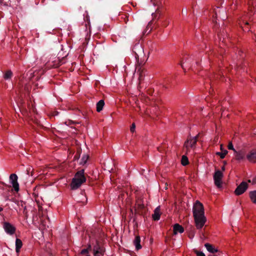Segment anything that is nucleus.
Segmentation results:
<instances>
[{
  "mask_svg": "<svg viewBox=\"0 0 256 256\" xmlns=\"http://www.w3.org/2000/svg\"><path fill=\"white\" fill-rule=\"evenodd\" d=\"M192 210L196 226L198 229H200L206 222L203 205L197 200L194 205Z\"/></svg>",
  "mask_w": 256,
  "mask_h": 256,
  "instance_id": "nucleus-1",
  "label": "nucleus"
},
{
  "mask_svg": "<svg viewBox=\"0 0 256 256\" xmlns=\"http://www.w3.org/2000/svg\"><path fill=\"white\" fill-rule=\"evenodd\" d=\"M86 178L84 176V169L80 170L77 172L72 178L70 187L72 190H74L80 188L81 185L85 182Z\"/></svg>",
  "mask_w": 256,
  "mask_h": 256,
  "instance_id": "nucleus-2",
  "label": "nucleus"
},
{
  "mask_svg": "<svg viewBox=\"0 0 256 256\" xmlns=\"http://www.w3.org/2000/svg\"><path fill=\"white\" fill-rule=\"evenodd\" d=\"M248 184L245 182H242L234 190V194L236 196H240L244 194L248 189Z\"/></svg>",
  "mask_w": 256,
  "mask_h": 256,
  "instance_id": "nucleus-3",
  "label": "nucleus"
},
{
  "mask_svg": "<svg viewBox=\"0 0 256 256\" xmlns=\"http://www.w3.org/2000/svg\"><path fill=\"white\" fill-rule=\"evenodd\" d=\"M136 206L134 208L135 213L140 215H142L144 208V204L142 200L138 198L136 201Z\"/></svg>",
  "mask_w": 256,
  "mask_h": 256,
  "instance_id": "nucleus-4",
  "label": "nucleus"
},
{
  "mask_svg": "<svg viewBox=\"0 0 256 256\" xmlns=\"http://www.w3.org/2000/svg\"><path fill=\"white\" fill-rule=\"evenodd\" d=\"M199 136L200 134H198L194 138H192L190 137V138H188L184 144V146L186 148L188 149L190 147L192 148H194L196 144Z\"/></svg>",
  "mask_w": 256,
  "mask_h": 256,
  "instance_id": "nucleus-5",
  "label": "nucleus"
},
{
  "mask_svg": "<svg viewBox=\"0 0 256 256\" xmlns=\"http://www.w3.org/2000/svg\"><path fill=\"white\" fill-rule=\"evenodd\" d=\"M223 174L220 170H216L214 175L215 184L218 188L222 186V179Z\"/></svg>",
  "mask_w": 256,
  "mask_h": 256,
  "instance_id": "nucleus-6",
  "label": "nucleus"
},
{
  "mask_svg": "<svg viewBox=\"0 0 256 256\" xmlns=\"http://www.w3.org/2000/svg\"><path fill=\"white\" fill-rule=\"evenodd\" d=\"M18 176L16 174H12L10 176V180L14 190L18 192L19 190V184L18 182Z\"/></svg>",
  "mask_w": 256,
  "mask_h": 256,
  "instance_id": "nucleus-7",
  "label": "nucleus"
},
{
  "mask_svg": "<svg viewBox=\"0 0 256 256\" xmlns=\"http://www.w3.org/2000/svg\"><path fill=\"white\" fill-rule=\"evenodd\" d=\"M234 156L236 160L240 162L245 159L246 152L244 150H236L234 152Z\"/></svg>",
  "mask_w": 256,
  "mask_h": 256,
  "instance_id": "nucleus-8",
  "label": "nucleus"
},
{
  "mask_svg": "<svg viewBox=\"0 0 256 256\" xmlns=\"http://www.w3.org/2000/svg\"><path fill=\"white\" fill-rule=\"evenodd\" d=\"M4 228L6 232L10 234H14L16 231V228L8 222L4 223Z\"/></svg>",
  "mask_w": 256,
  "mask_h": 256,
  "instance_id": "nucleus-9",
  "label": "nucleus"
},
{
  "mask_svg": "<svg viewBox=\"0 0 256 256\" xmlns=\"http://www.w3.org/2000/svg\"><path fill=\"white\" fill-rule=\"evenodd\" d=\"M193 57H184L180 62V66L184 70V64H186V67H190L191 66V62L193 60Z\"/></svg>",
  "mask_w": 256,
  "mask_h": 256,
  "instance_id": "nucleus-10",
  "label": "nucleus"
},
{
  "mask_svg": "<svg viewBox=\"0 0 256 256\" xmlns=\"http://www.w3.org/2000/svg\"><path fill=\"white\" fill-rule=\"evenodd\" d=\"M93 251L94 254H96L97 253H100L102 255H104L105 252L104 248L100 246L98 241H96V244L94 246Z\"/></svg>",
  "mask_w": 256,
  "mask_h": 256,
  "instance_id": "nucleus-11",
  "label": "nucleus"
},
{
  "mask_svg": "<svg viewBox=\"0 0 256 256\" xmlns=\"http://www.w3.org/2000/svg\"><path fill=\"white\" fill-rule=\"evenodd\" d=\"M160 0H151L152 2L154 5L158 6V8H156V13L152 14L154 16H156L157 14H158L159 16H158V18H160V16L162 14V10L160 8L159 6V4H158V2H160Z\"/></svg>",
  "mask_w": 256,
  "mask_h": 256,
  "instance_id": "nucleus-12",
  "label": "nucleus"
},
{
  "mask_svg": "<svg viewBox=\"0 0 256 256\" xmlns=\"http://www.w3.org/2000/svg\"><path fill=\"white\" fill-rule=\"evenodd\" d=\"M246 158L248 161L252 162H256V150H251L247 155Z\"/></svg>",
  "mask_w": 256,
  "mask_h": 256,
  "instance_id": "nucleus-13",
  "label": "nucleus"
},
{
  "mask_svg": "<svg viewBox=\"0 0 256 256\" xmlns=\"http://www.w3.org/2000/svg\"><path fill=\"white\" fill-rule=\"evenodd\" d=\"M16 203L18 206L23 208L22 211L24 214V218H25L27 219L28 218V214L26 210V206H25V202L23 201H18Z\"/></svg>",
  "mask_w": 256,
  "mask_h": 256,
  "instance_id": "nucleus-14",
  "label": "nucleus"
},
{
  "mask_svg": "<svg viewBox=\"0 0 256 256\" xmlns=\"http://www.w3.org/2000/svg\"><path fill=\"white\" fill-rule=\"evenodd\" d=\"M173 231L174 234H176L178 232L182 234L184 232V228L178 224H176L173 226Z\"/></svg>",
  "mask_w": 256,
  "mask_h": 256,
  "instance_id": "nucleus-15",
  "label": "nucleus"
},
{
  "mask_svg": "<svg viewBox=\"0 0 256 256\" xmlns=\"http://www.w3.org/2000/svg\"><path fill=\"white\" fill-rule=\"evenodd\" d=\"M160 206L157 207L154 210V213L152 215V218L154 220H158L160 218Z\"/></svg>",
  "mask_w": 256,
  "mask_h": 256,
  "instance_id": "nucleus-16",
  "label": "nucleus"
},
{
  "mask_svg": "<svg viewBox=\"0 0 256 256\" xmlns=\"http://www.w3.org/2000/svg\"><path fill=\"white\" fill-rule=\"evenodd\" d=\"M18 88L20 92H22L24 90H28L26 82H20L18 84Z\"/></svg>",
  "mask_w": 256,
  "mask_h": 256,
  "instance_id": "nucleus-17",
  "label": "nucleus"
},
{
  "mask_svg": "<svg viewBox=\"0 0 256 256\" xmlns=\"http://www.w3.org/2000/svg\"><path fill=\"white\" fill-rule=\"evenodd\" d=\"M140 238L138 236H136L134 240V244L136 246V248L137 250H140L142 248V246L140 245Z\"/></svg>",
  "mask_w": 256,
  "mask_h": 256,
  "instance_id": "nucleus-18",
  "label": "nucleus"
},
{
  "mask_svg": "<svg viewBox=\"0 0 256 256\" xmlns=\"http://www.w3.org/2000/svg\"><path fill=\"white\" fill-rule=\"evenodd\" d=\"M204 246L206 248L208 251L214 254L218 251L217 249L214 248L212 244L208 243H206L204 244Z\"/></svg>",
  "mask_w": 256,
  "mask_h": 256,
  "instance_id": "nucleus-19",
  "label": "nucleus"
},
{
  "mask_svg": "<svg viewBox=\"0 0 256 256\" xmlns=\"http://www.w3.org/2000/svg\"><path fill=\"white\" fill-rule=\"evenodd\" d=\"M104 106V100H99L96 104V111L98 112H101Z\"/></svg>",
  "mask_w": 256,
  "mask_h": 256,
  "instance_id": "nucleus-20",
  "label": "nucleus"
},
{
  "mask_svg": "<svg viewBox=\"0 0 256 256\" xmlns=\"http://www.w3.org/2000/svg\"><path fill=\"white\" fill-rule=\"evenodd\" d=\"M22 246V240L19 238H16V251L17 253L20 252V250Z\"/></svg>",
  "mask_w": 256,
  "mask_h": 256,
  "instance_id": "nucleus-21",
  "label": "nucleus"
},
{
  "mask_svg": "<svg viewBox=\"0 0 256 256\" xmlns=\"http://www.w3.org/2000/svg\"><path fill=\"white\" fill-rule=\"evenodd\" d=\"M250 197L252 201L256 204V190L251 191L250 192Z\"/></svg>",
  "mask_w": 256,
  "mask_h": 256,
  "instance_id": "nucleus-22",
  "label": "nucleus"
},
{
  "mask_svg": "<svg viewBox=\"0 0 256 256\" xmlns=\"http://www.w3.org/2000/svg\"><path fill=\"white\" fill-rule=\"evenodd\" d=\"M12 76V72L10 70H7L4 74V78L5 80L11 78Z\"/></svg>",
  "mask_w": 256,
  "mask_h": 256,
  "instance_id": "nucleus-23",
  "label": "nucleus"
},
{
  "mask_svg": "<svg viewBox=\"0 0 256 256\" xmlns=\"http://www.w3.org/2000/svg\"><path fill=\"white\" fill-rule=\"evenodd\" d=\"M88 159V156L87 154H84L80 160V164L81 165H84L85 164H86Z\"/></svg>",
  "mask_w": 256,
  "mask_h": 256,
  "instance_id": "nucleus-24",
  "label": "nucleus"
},
{
  "mask_svg": "<svg viewBox=\"0 0 256 256\" xmlns=\"http://www.w3.org/2000/svg\"><path fill=\"white\" fill-rule=\"evenodd\" d=\"M182 164L185 166L188 164V160L186 156H182L181 160Z\"/></svg>",
  "mask_w": 256,
  "mask_h": 256,
  "instance_id": "nucleus-25",
  "label": "nucleus"
},
{
  "mask_svg": "<svg viewBox=\"0 0 256 256\" xmlns=\"http://www.w3.org/2000/svg\"><path fill=\"white\" fill-rule=\"evenodd\" d=\"M228 154V151L226 150H224L222 152H217L216 154L220 156V158H224L226 154Z\"/></svg>",
  "mask_w": 256,
  "mask_h": 256,
  "instance_id": "nucleus-26",
  "label": "nucleus"
},
{
  "mask_svg": "<svg viewBox=\"0 0 256 256\" xmlns=\"http://www.w3.org/2000/svg\"><path fill=\"white\" fill-rule=\"evenodd\" d=\"M81 151V150H78L76 154L74 156V160H77L79 159L80 156Z\"/></svg>",
  "mask_w": 256,
  "mask_h": 256,
  "instance_id": "nucleus-27",
  "label": "nucleus"
},
{
  "mask_svg": "<svg viewBox=\"0 0 256 256\" xmlns=\"http://www.w3.org/2000/svg\"><path fill=\"white\" fill-rule=\"evenodd\" d=\"M228 150H234V152L235 151H236V150L234 148L233 144H232V142H230L228 143Z\"/></svg>",
  "mask_w": 256,
  "mask_h": 256,
  "instance_id": "nucleus-28",
  "label": "nucleus"
},
{
  "mask_svg": "<svg viewBox=\"0 0 256 256\" xmlns=\"http://www.w3.org/2000/svg\"><path fill=\"white\" fill-rule=\"evenodd\" d=\"M194 252L197 256H206L202 252H199L198 250H194Z\"/></svg>",
  "mask_w": 256,
  "mask_h": 256,
  "instance_id": "nucleus-29",
  "label": "nucleus"
},
{
  "mask_svg": "<svg viewBox=\"0 0 256 256\" xmlns=\"http://www.w3.org/2000/svg\"><path fill=\"white\" fill-rule=\"evenodd\" d=\"M169 24V22L166 20H164L162 22V26L164 27H166Z\"/></svg>",
  "mask_w": 256,
  "mask_h": 256,
  "instance_id": "nucleus-30",
  "label": "nucleus"
},
{
  "mask_svg": "<svg viewBox=\"0 0 256 256\" xmlns=\"http://www.w3.org/2000/svg\"><path fill=\"white\" fill-rule=\"evenodd\" d=\"M88 248H85L82 250L80 254H85L88 253Z\"/></svg>",
  "mask_w": 256,
  "mask_h": 256,
  "instance_id": "nucleus-31",
  "label": "nucleus"
},
{
  "mask_svg": "<svg viewBox=\"0 0 256 256\" xmlns=\"http://www.w3.org/2000/svg\"><path fill=\"white\" fill-rule=\"evenodd\" d=\"M136 125L134 123H133L130 128V130L132 132H134L135 131Z\"/></svg>",
  "mask_w": 256,
  "mask_h": 256,
  "instance_id": "nucleus-32",
  "label": "nucleus"
},
{
  "mask_svg": "<svg viewBox=\"0 0 256 256\" xmlns=\"http://www.w3.org/2000/svg\"><path fill=\"white\" fill-rule=\"evenodd\" d=\"M32 170L31 171L30 168H27V170H26L27 174H28V175L30 174L31 176H32Z\"/></svg>",
  "mask_w": 256,
  "mask_h": 256,
  "instance_id": "nucleus-33",
  "label": "nucleus"
},
{
  "mask_svg": "<svg viewBox=\"0 0 256 256\" xmlns=\"http://www.w3.org/2000/svg\"><path fill=\"white\" fill-rule=\"evenodd\" d=\"M252 184H256V176L252 179Z\"/></svg>",
  "mask_w": 256,
  "mask_h": 256,
  "instance_id": "nucleus-34",
  "label": "nucleus"
},
{
  "mask_svg": "<svg viewBox=\"0 0 256 256\" xmlns=\"http://www.w3.org/2000/svg\"><path fill=\"white\" fill-rule=\"evenodd\" d=\"M186 13H187V10L182 9V14H186Z\"/></svg>",
  "mask_w": 256,
  "mask_h": 256,
  "instance_id": "nucleus-35",
  "label": "nucleus"
},
{
  "mask_svg": "<svg viewBox=\"0 0 256 256\" xmlns=\"http://www.w3.org/2000/svg\"><path fill=\"white\" fill-rule=\"evenodd\" d=\"M136 69H137L138 71H140L141 69V67L140 66H136Z\"/></svg>",
  "mask_w": 256,
  "mask_h": 256,
  "instance_id": "nucleus-36",
  "label": "nucleus"
},
{
  "mask_svg": "<svg viewBox=\"0 0 256 256\" xmlns=\"http://www.w3.org/2000/svg\"><path fill=\"white\" fill-rule=\"evenodd\" d=\"M94 256H102L100 253H97V254H94Z\"/></svg>",
  "mask_w": 256,
  "mask_h": 256,
  "instance_id": "nucleus-37",
  "label": "nucleus"
},
{
  "mask_svg": "<svg viewBox=\"0 0 256 256\" xmlns=\"http://www.w3.org/2000/svg\"><path fill=\"white\" fill-rule=\"evenodd\" d=\"M88 248V251H89L90 250H91V248H92V246H90V245H89V246H88V248Z\"/></svg>",
  "mask_w": 256,
  "mask_h": 256,
  "instance_id": "nucleus-38",
  "label": "nucleus"
},
{
  "mask_svg": "<svg viewBox=\"0 0 256 256\" xmlns=\"http://www.w3.org/2000/svg\"><path fill=\"white\" fill-rule=\"evenodd\" d=\"M252 39L256 42V35L254 36V37L252 38Z\"/></svg>",
  "mask_w": 256,
  "mask_h": 256,
  "instance_id": "nucleus-39",
  "label": "nucleus"
},
{
  "mask_svg": "<svg viewBox=\"0 0 256 256\" xmlns=\"http://www.w3.org/2000/svg\"><path fill=\"white\" fill-rule=\"evenodd\" d=\"M158 151H160V152H162V149H161V148H160L158 147Z\"/></svg>",
  "mask_w": 256,
  "mask_h": 256,
  "instance_id": "nucleus-40",
  "label": "nucleus"
},
{
  "mask_svg": "<svg viewBox=\"0 0 256 256\" xmlns=\"http://www.w3.org/2000/svg\"><path fill=\"white\" fill-rule=\"evenodd\" d=\"M222 170H225V168H224V166H223L222 167Z\"/></svg>",
  "mask_w": 256,
  "mask_h": 256,
  "instance_id": "nucleus-41",
  "label": "nucleus"
},
{
  "mask_svg": "<svg viewBox=\"0 0 256 256\" xmlns=\"http://www.w3.org/2000/svg\"><path fill=\"white\" fill-rule=\"evenodd\" d=\"M2 210H3V208L2 207H0V212L2 211Z\"/></svg>",
  "mask_w": 256,
  "mask_h": 256,
  "instance_id": "nucleus-42",
  "label": "nucleus"
},
{
  "mask_svg": "<svg viewBox=\"0 0 256 256\" xmlns=\"http://www.w3.org/2000/svg\"><path fill=\"white\" fill-rule=\"evenodd\" d=\"M238 53H239V54H242L243 52H242V51H239L238 52Z\"/></svg>",
  "mask_w": 256,
  "mask_h": 256,
  "instance_id": "nucleus-43",
  "label": "nucleus"
},
{
  "mask_svg": "<svg viewBox=\"0 0 256 256\" xmlns=\"http://www.w3.org/2000/svg\"><path fill=\"white\" fill-rule=\"evenodd\" d=\"M248 182H252V180H248Z\"/></svg>",
  "mask_w": 256,
  "mask_h": 256,
  "instance_id": "nucleus-44",
  "label": "nucleus"
},
{
  "mask_svg": "<svg viewBox=\"0 0 256 256\" xmlns=\"http://www.w3.org/2000/svg\"><path fill=\"white\" fill-rule=\"evenodd\" d=\"M248 24H249L248 22H246V23H245V25H246H246H248Z\"/></svg>",
  "mask_w": 256,
  "mask_h": 256,
  "instance_id": "nucleus-45",
  "label": "nucleus"
},
{
  "mask_svg": "<svg viewBox=\"0 0 256 256\" xmlns=\"http://www.w3.org/2000/svg\"><path fill=\"white\" fill-rule=\"evenodd\" d=\"M242 28L243 29V30H246V28L245 29H244V28L243 27H242Z\"/></svg>",
  "mask_w": 256,
  "mask_h": 256,
  "instance_id": "nucleus-46",
  "label": "nucleus"
},
{
  "mask_svg": "<svg viewBox=\"0 0 256 256\" xmlns=\"http://www.w3.org/2000/svg\"><path fill=\"white\" fill-rule=\"evenodd\" d=\"M136 46H138V45H137V46H135L134 48H136Z\"/></svg>",
  "mask_w": 256,
  "mask_h": 256,
  "instance_id": "nucleus-47",
  "label": "nucleus"
},
{
  "mask_svg": "<svg viewBox=\"0 0 256 256\" xmlns=\"http://www.w3.org/2000/svg\"><path fill=\"white\" fill-rule=\"evenodd\" d=\"M220 148L222 150V145L220 146Z\"/></svg>",
  "mask_w": 256,
  "mask_h": 256,
  "instance_id": "nucleus-48",
  "label": "nucleus"
},
{
  "mask_svg": "<svg viewBox=\"0 0 256 256\" xmlns=\"http://www.w3.org/2000/svg\"><path fill=\"white\" fill-rule=\"evenodd\" d=\"M134 52L136 53V55L138 56V54L136 53V52Z\"/></svg>",
  "mask_w": 256,
  "mask_h": 256,
  "instance_id": "nucleus-49",
  "label": "nucleus"
},
{
  "mask_svg": "<svg viewBox=\"0 0 256 256\" xmlns=\"http://www.w3.org/2000/svg\"><path fill=\"white\" fill-rule=\"evenodd\" d=\"M90 256L88 255V256Z\"/></svg>",
  "mask_w": 256,
  "mask_h": 256,
  "instance_id": "nucleus-50",
  "label": "nucleus"
}]
</instances>
